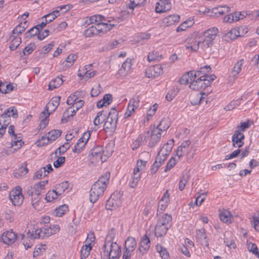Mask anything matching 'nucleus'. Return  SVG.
<instances>
[{
    "label": "nucleus",
    "mask_w": 259,
    "mask_h": 259,
    "mask_svg": "<svg viewBox=\"0 0 259 259\" xmlns=\"http://www.w3.org/2000/svg\"><path fill=\"white\" fill-rule=\"evenodd\" d=\"M110 174L106 172L92 186L90 191V202L94 203L102 197L109 182Z\"/></svg>",
    "instance_id": "nucleus-1"
},
{
    "label": "nucleus",
    "mask_w": 259,
    "mask_h": 259,
    "mask_svg": "<svg viewBox=\"0 0 259 259\" xmlns=\"http://www.w3.org/2000/svg\"><path fill=\"white\" fill-rule=\"evenodd\" d=\"M91 23H95L99 35H102L116 25L114 20L107 19L105 17L98 15L90 18Z\"/></svg>",
    "instance_id": "nucleus-2"
},
{
    "label": "nucleus",
    "mask_w": 259,
    "mask_h": 259,
    "mask_svg": "<svg viewBox=\"0 0 259 259\" xmlns=\"http://www.w3.org/2000/svg\"><path fill=\"white\" fill-rule=\"evenodd\" d=\"M211 70L209 66H205L201 67L199 70H192L186 74H184L179 79V81L181 84H187L188 79L190 78V76L192 78H198L199 79H208V76L210 75H208L207 73Z\"/></svg>",
    "instance_id": "nucleus-3"
},
{
    "label": "nucleus",
    "mask_w": 259,
    "mask_h": 259,
    "mask_svg": "<svg viewBox=\"0 0 259 259\" xmlns=\"http://www.w3.org/2000/svg\"><path fill=\"white\" fill-rule=\"evenodd\" d=\"M171 222L172 217L170 214L165 213L160 217L155 228V235L157 237L165 235L171 226Z\"/></svg>",
    "instance_id": "nucleus-4"
},
{
    "label": "nucleus",
    "mask_w": 259,
    "mask_h": 259,
    "mask_svg": "<svg viewBox=\"0 0 259 259\" xmlns=\"http://www.w3.org/2000/svg\"><path fill=\"white\" fill-rule=\"evenodd\" d=\"M121 255V248L116 242L109 244L108 247L102 248L101 257L102 259H118Z\"/></svg>",
    "instance_id": "nucleus-5"
},
{
    "label": "nucleus",
    "mask_w": 259,
    "mask_h": 259,
    "mask_svg": "<svg viewBox=\"0 0 259 259\" xmlns=\"http://www.w3.org/2000/svg\"><path fill=\"white\" fill-rule=\"evenodd\" d=\"M208 77V79H205L192 78L190 76V78L188 79V84L190 83L189 88L194 91L205 89L206 87L210 85L211 82L215 79L216 76L214 74H211Z\"/></svg>",
    "instance_id": "nucleus-6"
},
{
    "label": "nucleus",
    "mask_w": 259,
    "mask_h": 259,
    "mask_svg": "<svg viewBox=\"0 0 259 259\" xmlns=\"http://www.w3.org/2000/svg\"><path fill=\"white\" fill-rule=\"evenodd\" d=\"M118 119V112L115 108H112L108 113L104 124V129L106 132H114L116 127Z\"/></svg>",
    "instance_id": "nucleus-7"
},
{
    "label": "nucleus",
    "mask_w": 259,
    "mask_h": 259,
    "mask_svg": "<svg viewBox=\"0 0 259 259\" xmlns=\"http://www.w3.org/2000/svg\"><path fill=\"white\" fill-rule=\"evenodd\" d=\"M218 32L217 27H212L206 30L201 37L203 40V49L209 48L211 47L212 41L215 39Z\"/></svg>",
    "instance_id": "nucleus-8"
},
{
    "label": "nucleus",
    "mask_w": 259,
    "mask_h": 259,
    "mask_svg": "<svg viewBox=\"0 0 259 259\" xmlns=\"http://www.w3.org/2000/svg\"><path fill=\"white\" fill-rule=\"evenodd\" d=\"M200 35L194 33L189 36L186 40V47L191 51H197L200 45L203 49V40Z\"/></svg>",
    "instance_id": "nucleus-9"
},
{
    "label": "nucleus",
    "mask_w": 259,
    "mask_h": 259,
    "mask_svg": "<svg viewBox=\"0 0 259 259\" xmlns=\"http://www.w3.org/2000/svg\"><path fill=\"white\" fill-rule=\"evenodd\" d=\"M147 135V139H149L148 146L150 148L154 147L160 140L161 133H160L157 130L150 126L149 130L145 132Z\"/></svg>",
    "instance_id": "nucleus-10"
},
{
    "label": "nucleus",
    "mask_w": 259,
    "mask_h": 259,
    "mask_svg": "<svg viewBox=\"0 0 259 259\" xmlns=\"http://www.w3.org/2000/svg\"><path fill=\"white\" fill-rule=\"evenodd\" d=\"M136 246L137 242L135 239L132 237H128L124 242L122 259H131V255Z\"/></svg>",
    "instance_id": "nucleus-11"
},
{
    "label": "nucleus",
    "mask_w": 259,
    "mask_h": 259,
    "mask_svg": "<svg viewBox=\"0 0 259 259\" xmlns=\"http://www.w3.org/2000/svg\"><path fill=\"white\" fill-rule=\"evenodd\" d=\"M9 198L14 205H20L24 199L22 193V188L20 186L16 187L10 192Z\"/></svg>",
    "instance_id": "nucleus-12"
},
{
    "label": "nucleus",
    "mask_w": 259,
    "mask_h": 259,
    "mask_svg": "<svg viewBox=\"0 0 259 259\" xmlns=\"http://www.w3.org/2000/svg\"><path fill=\"white\" fill-rule=\"evenodd\" d=\"M121 197V195L119 192L113 193L106 202V208L113 210L120 206L122 203Z\"/></svg>",
    "instance_id": "nucleus-13"
},
{
    "label": "nucleus",
    "mask_w": 259,
    "mask_h": 259,
    "mask_svg": "<svg viewBox=\"0 0 259 259\" xmlns=\"http://www.w3.org/2000/svg\"><path fill=\"white\" fill-rule=\"evenodd\" d=\"M90 136L91 134L90 131L84 132L81 137L78 140L72 151L75 153H80L85 147Z\"/></svg>",
    "instance_id": "nucleus-14"
},
{
    "label": "nucleus",
    "mask_w": 259,
    "mask_h": 259,
    "mask_svg": "<svg viewBox=\"0 0 259 259\" xmlns=\"http://www.w3.org/2000/svg\"><path fill=\"white\" fill-rule=\"evenodd\" d=\"M140 102L139 96H135L130 100L127 110L124 113L125 118L130 117L135 113V109L139 106Z\"/></svg>",
    "instance_id": "nucleus-15"
},
{
    "label": "nucleus",
    "mask_w": 259,
    "mask_h": 259,
    "mask_svg": "<svg viewBox=\"0 0 259 259\" xmlns=\"http://www.w3.org/2000/svg\"><path fill=\"white\" fill-rule=\"evenodd\" d=\"M17 238V234L12 230L4 232L1 237L2 242L8 245L13 244L16 241Z\"/></svg>",
    "instance_id": "nucleus-16"
},
{
    "label": "nucleus",
    "mask_w": 259,
    "mask_h": 259,
    "mask_svg": "<svg viewBox=\"0 0 259 259\" xmlns=\"http://www.w3.org/2000/svg\"><path fill=\"white\" fill-rule=\"evenodd\" d=\"M195 238L196 241L202 246L208 247L209 241L204 228L196 231Z\"/></svg>",
    "instance_id": "nucleus-17"
},
{
    "label": "nucleus",
    "mask_w": 259,
    "mask_h": 259,
    "mask_svg": "<svg viewBox=\"0 0 259 259\" xmlns=\"http://www.w3.org/2000/svg\"><path fill=\"white\" fill-rule=\"evenodd\" d=\"M60 99L61 97L60 96H56L53 97L48 103L46 106V110L47 111L48 116H49L56 110L59 105Z\"/></svg>",
    "instance_id": "nucleus-18"
},
{
    "label": "nucleus",
    "mask_w": 259,
    "mask_h": 259,
    "mask_svg": "<svg viewBox=\"0 0 259 259\" xmlns=\"http://www.w3.org/2000/svg\"><path fill=\"white\" fill-rule=\"evenodd\" d=\"M27 189L28 195L31 196V204L32 206L35 209H39V205L41 199V194H40L39 192H37L31 190L29 189V187H28Z\"/></svg>",
    "instance_id": "nucleus-19"
},
{
    "label": "nucleus",
    "mask_w": 259,
    "mask_h": 259,
    "mask_svg": "<svg viewBox=\"0 0 259 259\" xmlns=\"http://www.w3.org/2000/svg\"><path fill=\"white\" fill-rule=\"evenodd\" d=\"M244 136L242 132L239 130L235 131L232 136L233 146L238 148L242 147L244 144Z\"/></svg>",
    "instance_id": "nucleus-20"
},
{
    "label": "nucleus",
    "mask_w": 259,
    "mask_h": 259,
    "mask_svg": "<svg viewBox=\"0 0 259 259\" xmlns=\"http://www.w3.org/2000/svg\"><path fill=\"white\" fill-rule=\"evenodd\" d=\"M190 144L191 142L189 140H187L182 143L181 145L178 147L176 150V155L178 157V159L185 154H188Z\"/></svg>",
    "instance_id": "nucleus-21"
},
{
    "label": "nucleus",
    "mask_w": 259,
    "mask_h": 259,
    "mask_svg": "<svg viewBox=\"0 0 259 259\" xmlns=\"http://www.w3.org/2000/svg\"><path fill=\"white\" fill-rule=\"evenodd\" d=\"M92 235H93V234L91 235V238L90 239V242L89 243V241H88V239H89V236H88V238L86 240V242H87V244H85L82 247V248L80 251L81 259L86 258L90 253V252H91V250L92 249V246H91V244L92 242L94 241V239H95V237L94 236L93 237H92Z\"/></svg>",
    "instance_id": "nucleus-22"
},
{
    "label": "nucleus",
    "mask_w": 259,
    "mask_h": 259,
    "mask_svg": "<svg viewBox=\"0 0 259 259\" xmlns=\"http://www.w3.org/2000/svg\"><path fill=\"white\" fill-rule=\"evenodd\" d=\"M15 127L13 125H11L9 127L8 133L12 137V141L11 145L12 147L16 146L17 148H20L21 146V139L19 137L17 138V136L15 134Z\"/></svg>",
    "instance_id": "nucleus-23"
},
{
    "label": "nucleus",
    "mask_w": 259,
    "mask_h": 259,
    "mask_svg": "<svg viewBox=\"0 0 259 259\" xmlns=\"http://www.w3.org/2000/svg\"><path fill=\"white\" fill-rule=\"evenodd\" d=\"M132 59H127L125 61L122 63L121 68L118 71V74L119 76L122 77L125 76L128 74L131 69L132 65Z\"/></svg>",
    "instance_id": "nucleus-24"
},
{
    "label": "nucleus",
    "mask_w": 259,
    "mask_h": 259,
    "mask_svg": "<svg viewBox=\"0 0 259 259\" xmlns=\"http://www.w3.org/2000/svg\"><path fill=\"white\" fill-rule=\"evenodd\" d=\"M91 154L93 158L97 161H101L103 162L106 161V158L104 157L103 154V148L97 146L94 148L91 152Z\"/></svg>",
    "instance_id": "nucleus-25"
},
{
    "label": "nucleus",
    "mask_w": 259,
    "mask_h": 259,
    "mask_svg": "<svg viewBox=\"0 0 259 259\" xmlns=\"http://www.w3.org/2000/svg\"><path fill=\"white\" fill-rule=\"evenodd\" d=\"M169 193L168 190H167L166 192L163 194L161 199L159 202L158 206V211L161 210L164 211L165 210L169 202Z\"/></svg>",
    "instance_id": "nucleus-26"
},
{
    "label": "nucleus",
    "mask_w": 259,
    "mask_h": 259,
    "mask_svg": "<svg viewBox=\"0 0 259 259\" xmlns=\"http://www.w3.org/2000/svg\"><path fill=\"white\" fill-rule=\"evenodd\" d=\"M150 246V241L149 238L145 235L141 239L139 250L142 255H144L149 249Z\"/></svg>",
    "instance_id": "nucleus-27"
},
{
    "label": "nucleus",
    "mask_w": 259,
    "mask_h": 259,
    "mask_svg": "<svg viewBox=\"0 0 259 259\" xmlns=\"http://www.w3.org/2000/svg\"><path fill=\"white\" fill-rule=\"evenodd\" d=\"M162 70L159 65H155L149 68L146 71L148 77H156L159 76Z\"/></svg>",
    "instance_id": "nucleus-28"
},
{
    "label": "nucleus",
    "mask_w": 259,
    "mask_h": 259,
    "mask_svg": "<svg viewBox=\"0 0 259 259\" xmlns=\"http://www.w3.org/2000/svg\"><path fill=\"white\" fill-rule=\"evenodd\" d=\"M59 229V226L57 225H53L50 226L48 225H46L42 227L44 234H45L47 238L58 232Z\"/></svg>",
    "instance_id": "nucleus-29"
},
{
    "label": "nucleus",
    "mask_w": 259,
    "mask_h": 259,
    "mask_svg": "<svg viewBox=\"0 0 259 259\" xmlns=\"http://www.w3.org/2000/svg\"><path fill=\"white\" fill-rule=\"evenodd\" d=\"M180 17L178 15H170L163 19V22L166 26L175 24L180 21Z\"/></svg>",
    "instance_id": "nucleus-30"
},
{
    "label": "nucleus",
    "mask_w": 259,
    "mask_h": 259,
    "mask_svg": "<svg viewBox=\"0 0 259 259\" xmlns=\"http://www.w3.org/2000/svg\"><path fill=\"white\" fill-rule=\"evenodd\" d=\"M62 132L60 130H52L48 133L47 137L42 136L41 141H50V142L54 141L61 135Z\"/></svg>",
    "instance_id": "nucleus-31"
},
{
    "label": "nucleus",
    "mask_w": 259,
    "mask_h": 259,
    "mask_svg": "<svg viewBox=\"0 0 259 259\" xmlns=\"http://www.w3.org/2000/svg\"><path fill=\"white\" fill-rule=\"evenodd\" d=\"M157 4L158 6L155 8L157 13L165 12L170 8V3L169 2V0H160Z\"/></svg>",
    "instance_id": "nucleus-32"
},
{
    "label": "nucleus",
    "mask_w": 259,
    "mask_h": 259,
    "mask_svg": "<svg viewBox=\"0 0 259 259\" xmlns=\"http://www.w3.org/2000/svg\"><path fill=\"white\" fill-rule=\"evenodd\" d=\"M170 124L168 119L164 118L156 126H153V127L162 134L163 133L166 132Z\"/></svg>",
    "instance_id": "nucleus-33"
},
{
    "label": "nucleus",
    "mask_w": 259,
    "mask_h": 259,
    "mask_svg": "<svg viewBox=\"0 0 259 259\" xmlns=\"http://www.w3.org/2000/svg\"><path fill=\"white\" fill-rule=\"evenodd\" d=\"M147 140V135L145 132L140 135L136 140L133 143L132 146L133 150H136L142 145L146 143Z\"/></svg>",
    "instance_id": "nucleus-34"
},
{
    "label": "nucleus",
    "mask_w": 259,
    "mask_h": 259,
    "mask_svg": "<svg viewBox=\"0 0 259 259\" xmlns=\"http://www.w3.org/2000/svg\"><path fill=\"white\" fill-rule=\"evenodd\" d=\"M174 140L172 139L165 144L159 151L160 152V155H163L164 154L166 156H167L172 150L174 145Z\"/></svg>",
    "instance_id": "nucleus-35"
},
{
    "label": "nucleus",
    "mask_w": 259,
    "mask_h": 259,
    "mask_svg": "<svg viewBox=\"0 0 259 259\" xmlns=\"http://www.w3.org/2000/svg\"><path fill=\"white\" fill-rule=\"evenodd\" d=\"M112 100V96L111 94H106L104 96L102 99L97 102V106L100 108L109 105Z\"/></svg>",
    "instance_id": "nucleus-36"
},
{
    "label": "nucleus",
    "mask_w": 259,
    "mask_h": 259,
    "mask_svg": "<svg viewBox=\"0 0 259 259\" xmlns=\"http://www.w3.org/2000/svg\"><path fill=\"white\" fill-rule=\"evenodd\" d=\"M220 218L222 222L225 223H231L233 220L231 212L226 209H224L220 212Z\"/></svg>",
    "instance_id": "nucleus-37"
},
{
    "label": "nucleus",
    "mask_w": 259,
    "mask_h": 259,
    "mask_svg": "<svg viewBox=\"0 0 259 259\" xmlns=\"http://www.w3.org/2000/svg\"><path fill=\"white\" fill-rule=\"evenodd\" d=\"M213 13L216 15H223L230 11V8L227 5L219 6L212 10Z\"/></svg>",
    "instance_id": "nucleus-38"
},
{
    "label": "nucleus",
    "mask_w": 259,
    "mask_h": 259,
    "mask_svg": "<svg viewBox=\"0 0 259 259\" xmlns=\"http://www.w3.org/2000/svg\"><path fill=\"white\" fill-rule=\"evenodd\" d=\"M11 41L10 46L11 50H14L20 45L21 42V38L17 35L12 34L10 37Z\"/></svg>",
    "instance_id": "nucleus-39"
},
{
    "label": "nucleus",
    "mask_w": 259,
    "mask_h": 259,
    "mask_svg": "<svg viewBox=\"0 0 259 259\" xmlns=\"http://www.w3.org/2000/svg\"><path fill=\"white\" fill-rule=\"evenodd\" d=\"M243 62L244 60L240 59L239 61H238L235 64L233 68V70L231 73V75L234 78H236L238 74L240 72Z\"/></svg>",
    "instance_id": "nucleus-40"
},
{
    "label": "nucleus",
    "mask_w": 259,
    "mask_h": 259,
    "mask_svg": "<svg viewBox=\"0 0 259 259\" xmlns=\"http://www.w3.org/2000/svg\"><path fill=\"white\" fill-rule=\"evenodd\" d=\"M106 118V113L104 111L99 112L94 120V124L97 126L103 122H105Z\"/></svg>",
    "instance_id": "nucleus-41"
},
{
    "label": "nucleus",
    "mask_w": 259,
    "mask_h": 259,
    "mask_svg": "<svg viewBox=\"0 0 259 259\" xmlns=\"http://www.w3.org/2000/svg\"><path fill=\"white\" fill-rule=\"evenodd\" d=\"M63 82V80L61 77L59 76L52 79L49 84V90H53L59 87Z\"/></svg>",
    "instance_id": "nucleus-42"
},
{
    "label": "nucleus",
    "mask_w": 259,
    "mask_h": 259,
    "mask_svg": "<svg viewBox=\"0 0 259 259\" xmlns=\"http://www.w3.org/2000/svg\"><path fill=\"white\" fill-rule=\"evenodd\" d=\"M190 176L187 171L184 172L179 184V189L180 191L184 189L186 183L189 180Z\"/></svg>",
    "instance_id": "nucleus-43"
},
{
    "label": "nucleus",
    "mask_w": 259,
    "mask_h": 259,
    "mask_svg": "<svg viewBox=\"0 0 259 259\" xmlns=\"http://www.w3.org/2000/svg\"><path fill=\"white\" fill-rule=\"evenodd\" d=\"M68 211V206L66 204H63L56 208L54 210L53 214L55 216L60 217L66 213Z\"/></svg>",
    "instance_id": "nucleus-44"
},
{
    "label": "nucleus",
    "mask_w": 259,
    "mask_h": 259,
    "mask_svg": "<svg viewBox=\"0 0 259 259\" xmlns=\"http://www.w3.org/2000/svg\"><path fill=\"white\" fill-rule=\"evenodd\" d=\"M116 231L114 229H111L108 233L106 237L105 238V243H104V248L105 247H108L109 244L111 242H113V241L115 237Z\"/></svg>",
    "instance_id": "nucleus-45"
},
{
    "label": "nucleus",
    "mask_w": 259,
    "mask_h": 259,
    "mask_svg": "<svg viewBox=\"0 0 259 259\" xmlns=\"http://www.w3.org/2000/svg\"><path fill=\"white\" fill-rule=\"evenodd\" d=\"M85 37H92L95 35H99L96 25H93L86 29L83 33Z\"/></svg>",
    "instance_id": "nucleus-46"
},
{
    "label": "nucleus",
    "mask_w": 259,
    "mask_h": 259,
    "mask_svg": "<svg viewBox=\"0 0 259 259\" xmlns=\"http://www.w3.org/2000/svg\"><path fill=\"white\" fill-rule=\"evenodd\" d=\"M242 28H234L232 29L228 33L227 35L231 39H235L237 37L241 36L242 34L240 33V30H242Z\"/></svg>",
    "instance_id": "nucleus-47"
},
{
    "label": "nucleus",
    "mask_w": 259,
    "mask_h": 259,
    "mask_svg": "<svg viewBox=\"0 0 259 259\" xmlns=\"http://www.w3.org/2000/svg\"><path fill=\"white\" fill-rule=\"evenodd\" d=\"M156 248L162 259H169V253L165 248L161 245L157 244Z\"/></svg>",
    "instance_id": "nucleus-48"
},
{
    "label": "nucleus",
    "mask_w": 259,
    "mask_h": 259,
    "mask_svg": "<svg viewBox=\"0 0 259 259\" xmlns=\"http://www.w3.org/2000/svg\"><path fill=\"white\" fill-rule=\"evenodd\" d=\"M69 185V184L67 181L63 182L55 186L56 191L60 195H61L68 188Z\"/></svg>",
    "instance_id": "nucleus-49"
},
{
    "label": "nucleus",
    "mask_w": 259,
    "mask_h": 259,
    "mask_svg": "<svg viewBox=\"0 0 259 259\" xmlns=\"http://www.w3.org/2000/svg\"><path fill=\"white\" fill-rule=\"evenodd\" d=\"M60 196L56 189L49 191L46 194L45 199L48 202H52L54 200L57 199Z\"/></svg>",
    "instance_id": "nucleus-50"
},
{
    "label": "nucleus",
    "mask_w": 259,
    "mask_h": 259,
    "mask_svg": "<svg viewBox=\"0 0 259 259\" xmlns=\"http://www.w3.org/2000/svg\"><path fill=\"white\" fill-rule=\"evenodd\" d=\"M58 16V11H54L41 17V19L44 20V19H45L46 21H48L49 23H50L53 21Z\"/></svg>",
    "instance_id": "nucleus-51"
},
{
    "label": "nucleus",
    "mask_w": 259,
    "mask_h": 259,
    "mask_svg": "<svg viewBox=\"0 0 259 259\" xmlns=\"http://www.w3.org/2000/svg\"><path fill=\"white\" fill-rule=\"evenodd\" d=\"M113 152V146L112 144H108L107 146L103 148V154L104 157L106 158L111 155Z\"/></svg>",
    "instance_id": "nucleus-52"
},
{
    "label": "nucleus",
    "mask_w": 259,
    "mask_h": 259,
    "mask_svg": "<svg viewBox=\"0 0 259 259\" xmlns=\"http://www.w3.org/2000/svg\"><path fill=\"white\" fill-rule=\"evenodd\" d=\"M179 92V90L177 88L173 87L170 90L166 95V99L167 101H170L174 99L176 96L177 95Z\"/></svg>",
    "instance_id": "nucleus-53"
},
{
    "label": "nucleus",
    "mask_w": 259,
    "mask_h": 259,
    "mask_svg": "<svg viewBox=\"0 0 259 259\" xmlns=\"http://www.w3.org/2000/svg\"><path fill=\"white\" fill-rule=\"evenodd\" d=\"M203 95H205V93L202 94L200 93L197 94L191 101L192 104L196 105L200 104L203 100Z\"/></svg>",
    "instance_id": "nucleus-54"
},
{
    "label": "nucleus",
    "mask_w": 259,
    "mask_h": 259,
    "mask_svg": "<svg viewBox=\"0 0 259 259\" xmlns=\"http://www.w3.org/2000/svg\"><path fill=\"white\" fill-rule=\"evenodd\" d=\"M11 122V118L4 113L0 116V125L7 127Z\"/></svg>",
    "instance_id": "nucleus-55"
},
{
    "label": "nucleus",
    "mask_w": 259,
    "mask_h": 259,
    "mask_svg": "<svg viewBox=\"0 0 259 259\" xmlns=\"http://www.w3.org/2000/svg\"><path fill=\"white\" fill-rule=\"evenodd\" d=\"M39 31L40 30L38 27L35 26L26 31L24 35L26 38H30L32 36L38 35V33Z\"/></svg>",
    "instance_id": "nucleus-56"
},
{
    "label": "nucleus",
    "mask_w": 259,
    "mask_h": 259,
    "mask_svg": "<svg viewBox=\"0 0 259 259\" xmlns=\"http://www.w3.org/2000/svg\"><path fill=\"white\" fill-rule=\"evenodd\" d=\"M247 248L250 252H252L254 254H255L257 257H259V251L258 250V248L257 245L253 243L249 242L247 243Z\"/></svg>",
    "instance_id": "nucleus-57"
},
{
    "label": "nucleus",
    "mask_w": 259,
    "mask_h": 259,
    "mask_svg": "<svg viewBox=\"0 0 259 259\" xmlns=\"http://www.w3.org/2000/svg\"><path fill=\"white\" fill-rule=\"evenodd\" d=\"M4 113L6 114V115L9 116L10 118L11 117L17 118L18 115L17 111L14 107L8 108L4 111Z\"/></svg>",
    "instance_id": "nucleus-58"
},
{
    "label": "nucleus",
    "mask_w": 259,
    "mask_h": 259,
    "mask_svg": "<svg viewBox=\"0 0 259 259\" xmlns=\"http://www.w3.org/2000/svg\"><path fill=\"white\" fill-rule=\"evenodd\" d=\"M145 0H130L127 7L129 9L133 10L135 7L142 5L145 3Z\"/></svg>",
    "instance_id": "nucleus-59"
},
{
    "label": "nucleus",
    "mask_w": 259,
    "mask_h": 259,
    "mask_svg": "<svg viewBox=\"0 0 259 259\" xmlns=\"http://www.w3.org/2000/svg\"><path fill=\"white\" fill-rule=\"evenodd\" d=\"M240 104V100L238 99L231 102L228 105L226 106L224 109L226 111L231 110L238 106Z\"/></svg>",
    "instance_id": "nucleus-60"
},
{
    "label": "nucleus",
    "mask_w": 259,
    "mask_h": 259,
    "mask_svg": "<svg viewBox=\"0 0 259 259\" xmlns=\"http://www.w3.org/2000/svg\"><path fill=\"white\" fill-rule=\"evenodd\" d=\"M158 105L155 103L148 110L147 113V120H149L151 119L152 116L155 114L156 111L157 109Z\"/></svg>",
    "instance_id": "nucleus-61"
},
{
    "label": "nucleus",
    "mask_w": 259,
    "mask_h": 259,
    "mask_svg": "<svg viewBox=\"0 0 259 259\" xmlns=\"http://www.w3.org/2000/svg\"><path fill=\"white\" fill-rule=\"evenodd\" d=\"M48 175L46 172V169L43 167L39 168L35 174V177L37 179H40L43 177H45Z\"/></svg>",
    "instance_id": "nucleus-62"
},
{
    "label": "nucleus",
    "mask_w": 259,
    "mask_h": 259,
    "mask_svg": "<svg viewBox=\"0 0 259 259\" xmlns=\"http://www.w3.org/2000/svg\"><path fill=\"white\" fill-rule=\"evenodd\" d=\"M40 231L41 230L39 229V228H34V230H32V233L29 231L28 234H30V238L31 240H34L35 239H40L39 233Z\"/></svg>",
    "instance_id": "nucleus-63"
},
{
    "label": "nucleus",
    "mask_w": 259,
    "mask_h": 259,
    "mask_svg": "<svg viewBox=\"0 0 259 259\" xmlns=\"http://www.w3.org/2000/svg\"><path fill=\"white\" fill-rule=\"evenodd\" d=\"M177 160L174 158L171 157L168 161L165 168L164 169V171L167 172L171 168H172L175 164H176Z\"/></svg>",
    "instance_id": "nucleus-64"
}]
</instances>
